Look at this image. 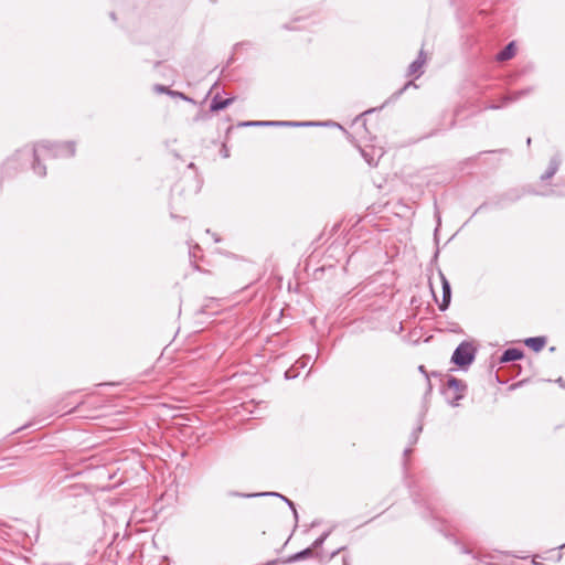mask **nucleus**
<instances>
[{"mask_svg":"<svg viewBox=\"0 0 565 565\" xmlns=\"http://www.w3.org/2000/svg\"><path fill=\"white\" fill-rule=\"evenodd\" d=\"M74 154V142L55 143L50 141H41L35 143L31 150L24 148L22 150L17 151V153L13 157L15 159H20L21 157L25 156V160H29L32 157L33 171L38 175L44 177L46 174V168L40 164L41 159L73 157Z\"/></svg>","mask_w":565,"mask_h":565,"instance_id":"1","label":"nucleus"},{"mask_svg":"<svg viewBox=\"0 0 565 565\" xmlns=\"http://www.w3.org/2000/svg\"><path fill=\"white\" fill-rule=\"evenodd\" d=\"M476 351L472 343L463 341L454 351L451 362L461 369H466L475 361Z\"/></svg>","mask_w":565,"mask_h":565,"instance_id":"2","label":"nucleus"},{"mask_svg":"<svg viewBox=\"0 0 565 565\" xmlns=\"http://www.w3.org/2000/svg\"><path fill=\"white\" fill-rule=\"evenodd\" d=\"M448 388L455 390V395L451 399V405H457V402L463 397L462 392L466 388V385L462 381L456 379V377H449L447 381Z\"/></svg>","mask_w":565,"mask_h":565,"instance_id":"3","label":"nucleus"},{"mask_svg":"<svg viewBox=\"0 0 565 565\" xmlns=\"http://www.w3.org/2000/svg\"><path fill=\"white\" fill-rule=\"evenodd\" d=\"M425 63H426V54H425L424 50H420L417 58L409 64L408 70H407V75L408 76L415 75L416 77H419L423 74L422 68Z\"/></svg>","mask_w":565,"mask_h":565,"instance_id":"4","label":"nucleus"},{"mask_svg":"<svg viewBox=\"0 0 565 565\" xmlns=\"http://www.w3.org/2000/svg\"><path fill=\"white\" fill-rule=\"evenodd\" d=\"M312 122H296V121H245L241 126H311Z\"/></svg>","mask_w":565,"mask_h":565,"instance_id":"5","label":"nucleus"},{"mask_svg":"<svg viewBox=\"0 0 565 565\" xmlns=\"http://www.w3.org/2000/svg\"><path fill=\"white\" fill-rule=\"evenodd\" d=\"M439 275H440V280H441V285H443V301H441V303H439V309L441 311H445L450 303L451 288H450L449 281L447 280L445 275L443 273H439Z\"/></svg>","mask_w":565,"mask_h":565,"instance_id":"6","label":"nucleus"},{"mask_svg":"<svg viewBox=\"0 0 565 565\" xmlns=\"http://www.w3.org/2000/svg\"><path fill=\"white\" fill-rule=\"evenodd\" d=\"M234 102V97H231V98H226V99H222L218 94H216L212 102H211V105H210V110L211 111H218V110H222L224 108H226L227 106H230L232 103Z\"/></svg>","mask_w":565,"mask_h":565,"instance_id":"7","label":"nucleus"},{"mask_svg":"<svg viewBox=\"0 0 565 565\" xmlns=\"http://www.w3.org/2000/svg\"><path fill=\"white\" fill-rule=\"evenodd\" d=\"M524 343H525L526 347L531 348L533 351L539 352L546 344V338L545 337L527 338L524 341Z\"/></svg>","mask_w":565,"mask_h":565,"instance_id":"8","label":"nucleus"},{"mask_svg":"<svg viewBox=\"0 0 565 565\" xmlns=\"http://www.w3.org/2000/svg\"><path fill=\"white\" fill-rule=\"evenodd\" d=\"M522 358H523V352L521 350L511 348L503 352L500 361L505 363V362L516 361Z\"/></svg>","mask_w":565,"mask_h":565,"instance_id":"9","label":"nucleus"},{"mask_svg":"<svg viewBox=\"0 0 565 565\" xmlns=\"http://www.w3.org/2000/svg\"><path fill=\"white\" fill-rule=\"evenodd\" d=\"M515 54V45L514 42L509 43L501 52L498 53L497 60L498 61H508L512 58Z\"/></svg>","mask_w":565,"mask_h":565,"instance_id":"10","label":"nucleus"},{"mask_svg":"<svg viewBox=\"0 0 565 565\" xmlns=\"http://www.w3.org/2000/svg\"><path fill=\"white\" fill-rule=\"evenodd\" d=\"M559 160L557 158H552L548 164L547 170L541 175L542 180H548L554 177L559 168Z\"/></svg>","mask_w":565,"mask_h":565,"instance_id":"11","label":"nucleus"},{"mask_svg":"<svg viewBox=\"0 0 565 565\" xmlns=\"http://www.w3.org/2000/svg\"><path fill=\"white\" fill-rule=\"evenodd\" d=\"M313 554V551H312V547H308V548H305L294 555H291L289 558H288V562H298V561H301L306 557H310L312 556Z\"/></svg>","mask_w":565,"mask_h":565,"instance_id":"12","label":"nucleus"},{"mask_svg":"<svg viewBox=\"0 0 565 565\" xmlns=\"http://www.w3.org/2000/svg\"><path fill=\"white\" fill-rule=\"evenodd\" d=\"M264 495H274V497H278L280 498L281 500H284L288 507L294 511V514H295V518L297 519L298 518V514H297V510H296V507H295V503L292 501H290L288 498L279 494V493H276V492H269V493H264Z\"/></svg>","mask_w":565,"mask_h":565,"instance_id":"13","label":"nucleus"},{"mask_svg":"<svg viewBox=\"0 0 565 565\" xmlns=\"http://www.w3.org/2000/svg\"><path fill=\"white\" fill-rule=\"evenodd\" d=\"M330 532H324L322 535H320L310 547H312V551L316 548H319L322 546L327 537L329 536Z\"/></svg>","mask_w":565,"mask_h":565,"instance_id":"14","label":"nucleus"},{"mask_svg":"<svg viewBox=\"0 0 565 565\" xmlns=\"http://www.w3.org/2000/svg\"><path fill=\"white\" fill-rule=\"evenodd\" d=\"M524 94H525V92L521 90V92L513 93L511 95H507L505 97H503V104L514 102V100L519 99Z\"/></svg>","mask_w":565,"mask_h":565,"instance_id":"15","label":"nucleus"},{"mask_svg":"<svg viewBox=\"0 0 565 565\" xmlns=\"http://www.w3.org/2000/svg\"><path fill=\"white\" fill-rule=\"evenodd\" d=\"M169 95L172 96V97H178V98H181L183 100H186V102H190V103H193V99L188 97L186 95H184L183 93L181 92H177V90H171L169 92Z\"/></svg>","mask_w":565,"mask_h":565,"instance_id":"16","label":"nucleus"},{"mask_svg":"<svg viewBox=\"0 0 565 565\" xmlns=\"http://www.w3.org/2000/svg\"><path fill=\"white\" fill-rule=\"evenodd\" d=\"M361 152H362V156L364 157V159L366 160V162L370 166H376L377 164V161L374 160L373 157L369 156V153L365 150H362Z\"/></svg>","mask_w":565,"mask_h":565,"instance_id":"17","label":"nucleus"},{"mask_svg":"<svg viewBox=\"0 0 565 565\" xmlns=\"http://www.w3.org/2000/svg\"><path fill=\"white\" fill-rule=\"evenodd\" d=\"M154 90L158 92V93H166L168 95H169V92H170V89L168 87H166L163 85H159V84L154 86Z\"/></svg>","mask_w":565,"mask_h":565,"instance_id":"18","label":"nucleus"},{"mask_svg":"<svg viewBox=\"0 0 565 565\" xmlns=\"http://www.w3.org/2000/svg\"><path fill=\"white\" fill-rule=\"evenodd\" d=\"M409 86L416 87L413 82H408L397 92V96L402 95Z\"/></svg>","mask_w":565,"mask_h":565,"instance_id":"19","label":"nucleus"},{"mask_svg":"<svg viewBox=\"0 0 565 565\" xmlns=\"http://www.w3.org/2000/svg\"><path fill=\"white\" fill-rule=\"evenodd\" d=\"M422 431V426H418L416 430L412 434L413 443H416L418 439V434Z\"/></svg>","mask_w":565,"mask_h":565,"instance_id":"20","label":"nucleus"},{"mask_svg":"<svg viewBox=\"0 0 565 565\" xmlns=\"http://www.w3.org/2000/svg\"><path fill=\"white\" fill-rule=\"evenodd\" d=\"M418 370L420 373H423L428 379V374H427V371L425 370L424 365H419Z\"/></svg>","mask_w":565,"mask_h":565,"instance_id":"21","label":"nucleus"},{"mask_svg":"<svg viewBox=\"0 0 565 565\" xmlns=\"http://www.w3.org/2000/svg\"><path fill=\"white\" fill-rule=\"evenodd\" d=\"M286 377L287 379H290V377H295L296 375L295 374H291V370H288L286 373H285Z\"/></svg>","mask_w":565,"mask_h":565,"instance_id":"22","label":"nucleus"},{"mask_svg":"<svg viewBox=\"0 0 565 565\" xmlns=\"http://www.w3.org/2000/svg\"><path fill=\"white\" fill-rule=\"evenodd\" d=\"M502 106H503V105H495V104H493V105H490V106H489V108H490V109H499V108H501Z\"/></svg>","mask_w":565,"mask_h":565,"instance_id":"23","label":"nucleus"},{"mask_svg":"<svg viewBox=\"0 0 565 565\" xmlns=\"http://www.w3.org/2000/svg\"><path fill=\"white\" fill-rule=\"evenodd\" d=\"M412 449L411 448H406L404 450V456L407 457L409 454H411Z\"/></svg>","mask_w":565,"mask_h":565,"instance_id":"24","label":"nucleus"},{"mask_svg":"<svg viewBox=\"0 0 565 565\" xmlns=\"http://www.w3.org/2000/svg\"><path fill=\"white\" fill-rule=\"evenodd\" d=\"M256 494L255 493H252V494H248L247 497H255Z\"/></svg>","mask_w":565,"mask_h":565,"instance_id":"25","label":"nucleus"}]
</instances>
